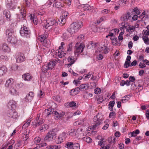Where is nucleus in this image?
<instances>
[{
    "mask_svg": "<svg viewBox=\"0 0 149 149\" xmlns=\"http://www.w3.org/2000/svg\"><path fill=\"white\" fill-rule=\"evenodd\" d=\"M23 22L24 23L20 30V33L21 35L24 37L29 38L30 37L31 32L29 28L26 26L27 25V21L24 19Z\"/></svg>",
    "mask_w": 149,
    "mask_h": 149,
    "instance_id": "obj_1",
    "label": "nucleus"
},
{
    "mask_svg": "<svg viewBox=\"0 0 149 149\" xmlns=\"http://www.w3.org/2000/svg\"><path fill=\"white\" fill-rule=\"evenodd\" d=\"M82 26V22L81 21L73 22L70 25L68 30L71 34H73L77 32Z\"/></svg>",
    "mask_w": 149,
    "mask_h": 149,
    "instance_id": "obj_2",
    "label": "nucleus"
},
{
    "mask_svg": "<svg viewBox=\"0 0 149 149\" xmlns=\"http://www.w3.org/2000/svg\"><path fill=\"white\" fill-rule=\"evenodd\" d=\"M58 23L56 20L50 18L47 19L46 22L44 23L43 27L45 29H47L50 27L56 26L57 25Z\"/></svg>",
    "mask_w": 149,
    "mask_h": 149,
    "instance_id": "obj_3",
    "label": "nucleus"
},
{
    "mask_svg": "<svg viewBox=\"0 0 149 149\" xmlns=\"http://www.w3.org/2000/svg\"><path fill=\"white\" fill-rule=\"evenodd\" d=\"M94 122L91 128L93 130H96L99 127L102 120L101 119L98 118L97 115L95 116L93 118Z\"/></svg>",
    "mask_w": 149,
    "mask_h": 149,
    "instance_id": "obj_4",
    "label": "nucleus"
},
{
    "mask_svg": "<svg viewBox=\"0 0 149 149\" xmlns=\"http://www.w3.org/2000/svg\"><path fill=\"white\" fill-rule=\"evenodd\" d=\"M68 15V13L67 11H65L62 14V16L60 17L58 20V22H60L59 23V25L60 26H62L63 24H65Z\"/></svg>",
    "mask_w": 149,
    "mask_h": 149,
    "instance_id": "obj_5",
    "label": "nucleus"
},
{
    "mask_svg": "<svg viewBox=\"0 0 149 149\" xmlns=\"http://www.w3.org/2000/svg\"><path fill=\"white\" fill-rule=\"evenodd\" d=\"M56 134L53 130L49 132L44 138V140L47 141L53 140Z\"/></svg>",
    "mask_w": 149,
    "mask_h": 149,
    "instance_id": "obj_6",
    "label": "nucleus"
},
{
    "mask_svg": "<svg viewBox=\"0 0 149 149\" xmlns=\"http://www.w3.org/2000/svg\"><path fill=\"white\" fill-rule=\"evenodd\" d=\"M16 62L20 63L24 61L25 60V57L24 54L21 53H18L15 55Z\"/></svg>",
    "mask_w": 149,
    "mask_h": 149,
    "instance_id": "obj_7",
    "label": "nucleus"
},
{
    "mask_svg": "<svg viewBox=\"0 0 149 149\" xmlns=\"http://www.w3.org/2000/svg\"><path fill=\"white\" fill-rule=\"evenodd\" d=\"M7 116L9 118L16 119L18 117L17 113L14 110H9L8 111Z\"/></svg>",
    "mask_w": 149,
    "mask_h": 149,
    "instance_id": "obj_8",
    "label": "nucleus"
},
{
    "mask_svg": "<svg viewBox=\"0 0 149 149\" xmlns=\"http://www.w3.org/2000/svg\"><path fill=\"white\" fill-rule=\"evenodd\" d=\"M48 36L46 34H44L40 35L38 38V39L44 45H46L47 42V37Z\"/></svg>",
    "mask_w": 149,
    "mask_h": 149,
    "instance_id": "obj_9",
    "label": "nucleus"
},
{
    "mask_svg": "<svg viewBox=\"0 0 149 149\" xmlns=\"http://www.w3.org/2000/svg\"><path fill=\"white\" fill-rule=\"evenodd\" d=\"M44 122V120L42 118H40L39 116H37L36 119L32 122L33 125L38 126L43 124Z\"/></svg>",
    "mask_w": 149,
    "mask_h": 149,
    "instance_id": "obj_10",
    "label": "nucleus"
},
{
    "mask_svg": "<svg viewBox=\"0 0 149 149\" xmlns=\"http://www.w3.org/2000/svg\"><path fill=\"white\" fill-rule=\"evenodd\" d=\"M66 136V134L63 133L60 134L56 138L55 140L57 144L61 143L63 142L65 140Z\"/></svg>",
    "mask_w": 149,
    "mask_h": 149,
    "instance_id": "obj_11",
    "label": "nucleus"
},
{
    "mask_svg": "<svg viewBox=\"0 0 149 149\" xmlns=\"http://www.w3.org/2000/svg\"><path fill=\"white\" fill-rule=\"evenodd\" d=\"M34 96V93L33 92H30L24 98V100L26 102H30L32 100Z\"/></svg>",
    "mask_w": 149,
    "mask_h": 149,
    "instance_id": "obj_12",
    "label": "nucleus"
},
{
    "mask_svg": "<svg viewBox=\"0 0 149 149\" xmlns=\"http://www.w3.org/2000/svg\"><path fill=\"white\" fill-rule=\"evenodd\" d=\"M65 114V113L63 111L58 113L56 111H54L53 115H54V118L56 120H58L61 119Z\"/></svg>",
    "mask_w": 149,
    "mask_h": 149,
    "instance_id": "obj_13",
    "label": "nucleus"
},
{
    "mask_svg": "<svg viewBox=\"0 0 149 149\" xmlns=\"http://www.w3.org/2000/svg\"><path fill=\"white\" fill-rule=\"evenodd\" d=\"M16 103L15 101L13 100H10L7 106L10 110H14L16 107Z\"/></svg>",
    "mask_w": 149,
    "mask_h": 149,
    "instance_id": "obj_14",
    "label": "nucleus"
},
{
    "mask_svg": "<svg viewBox=\"0 0 149 149\" xmlns=\"http://www.w3.org/2000/svg\"><path fill=\"white\" fill-rule=\"evenodd\" d=\"M14 32V31L11 28H9L6 29L5 31V36L7 39L11 37L13 34Z\"/></svg>",
    "mask_w": 149,
    "mask_h": 149,
    "instance_id": "obj_15",
    "label": "nucleus"
},
{
    "mask_svg": "<svg viewBox=\"0 0 149 149\" xmlns=\"http://www.w3.org/2000/svg\"><path fill=\"white\" fill-rule=\"evenodd\" d=\"M67 61L69 63L67 64L66 65L68 67H69L74 63L76 61V59L74 56H70L68 58Z\"/></svg>",
    "mask_w": 149,
    "mask_h": 149,
    "instance_id": "obj_16",
    "label": "nucleus"
},
{
    "mask_svg": "<svg viewBox=\"0 0 149 149\" xmlns=\"http://www.w3.org/2000/svg\"><path fill=\"white\" fill-rule=\"evenodd\" d=\"M75 47H76V50L74 51L75 53H76L78 54H80L82 52L85 46L84 44L81 43L78 47L75 46Z\"/></svg>",
    "mask_w": 149,
    "mask_h": 149,
    "instance_id": "obj_17",
    "label": "nucleus"
},
{
    "mask_svg": "<svg viewBox=\"0 0 149 149\" xmlns=\"http://www.w3.org/2000/svg\"><path fill=\"white\" fill-rule=\"evenodd\" d=\"M22 79L25 81H30L32 79L33 77L29 73H26L22 75Z\"/></svg>",
    "mask_w": 149,
    "mask_h": 149,
    "instance_id": "obj_18",
    "label": "nucleus"
},
{
    "mask_svg": "<svg viewBox=\"0 0 149 149\" xmlns=\"http://www.w3.org/2000/svg\"><path fill=\"white\" fill-rule=\"evenodd\" d=\"M1 49L2 51L5 52H8L10 50V48L6 43H4L2 44L1 46Z\"/></svg>",
    "mask_w": 149,
    "mask_h": 149,
    "instance_id": "obj_19",
    "label": "nucleus"
},
{
    "mask_svg": "<svg viewBox=\"0 0 149 149\" xmlns=\"http://www.w3.org/2000/svg\"><path fill=\"white\" fill-rule=\"evenodd\" d=\"M9 92L11 95H16L18 94L16 89L13 86L9 88Z\"/></svg>",
    "mask_w": 149,
    "mask_h": 149,
    "instance_id": "obj_20",
    "label": "nucleus"
},
{
    "mask_svg": "<svg viewBox=\"0 0 149 149\" xmlns=\"http://www.w3.org/2000/svg\"><path fill=\"white\" fill-rule=\"evenodd\" d=\"M14 82L13 79L12 78H10L7 80L5 84V86L6 87H12V85Z\"/></svg>",
    "mask_w": 149,
    "mask_h": 149,
    "instance_id": "obj_21",
    "label": "nucleus"
},
{
    "mask_svg": "<svg viewBox=\"0 0 149 149\" xmlns=\"http://www.w3.org/2000/svg\"><path fill=\"white\" fill-rule=\"evenodd\" d=\"M7 71V68L5 66H3L0 67V77L2 76L5 74Z\"/></svg>",
    "mask_w": 149,
    "mask_h": 149,
    "instance_id": "obj_22",
    "label": "nucleus"
},
{
    "mask_svg": "<svg viewBox=\"0 0 149 149\" xmlns=\"http://www.w3.org/2000/svg\"><path fill=\"white\" fill-rule=\"evenodd\" d=\"M56 62L54 61H51L47 64V66L48 68V70H52L55 65Z\"/></svg>",
    "mask_w": 149,
    "mask_h": 149,
    "instance_id": "obj_23",
    "label": "nucleus"
},
{
    "mask_svg": "<svg viewBox=\"0 0 149 149\" xmlns=\"http://www.w3.org/2000/svg\"><path fill=\"white\" fill-rule=\"evenodd\" d=\"M131 13H128L127 14H125L123 16V20L124 21L131 20Z\"/></svg>",
    "mask_w": 149,
    "mask_h": 149,
    "instance_id": "obj_24",
    "label": "nucleus"
},
{
    "mask_svg": "<svg viewBox=\"0 0 149 149\" xmlns=\"http://www.w3.org/2000/svg\"><path fill=\"white\" fill-rule=\"evenodd\" d=\"M8 41L12 45H15L16 43V39L15 37H12L10 38L7 39Z\"/></svg>",
    "mask_w": 149,
    "mask_h": 149,
    "instance_id": "obj_25",
    "label": "nucleus"
},
{
    "mask_svg": "<svg viewBox=\"0 0 149 149\" xmlns=\"http://www.w3.org/2000/svg\"><path fill=\"white\" fill-rule=\"evenodd\" d=\"M81 7L84 10H88L91 9L92 7L88 4H82L81 5Z\"/></svg>",
    "mask_w": 149,
    "mask_h": 149,
    "instance_id": "obj_26",
    "label": "nucleus"
},
{
    "mask_svg": "<svg viewBox=\"0 0 149 149\" xmlns=\"http://www.w3.org/2000/svg\"><path fill=\"white\" fill-rule=\"evenodd\" d=\"M77 132L76 130L74 129H71L68 133V134L70 136L74 137L75 135Z\"/></svg>",
    "mask_w": 149,
    "mask_h": 149,
    "instance_id": "obj_27",
    "label": "nucleus"
},
{
    "mask_svg": "<svg viewBox=\"0 0 149 149\" xmlns=\"http://www.w3.org/2000/svg\"><path fill=\"white\" fill-rule=\"evenodd\" d=\"M3 15H5L6 17L7 20L10 21V12L8 10H4L3 12Z\"/></svg>",
    "mask_w": 149,
    "mask_h": 149,
    "instance_id": "obj_28",
    "label": "nucleus"
},
{
    "mask_svg": "<svg viewBox=\"0 0 149 149\" xmlns=\"http://www.w3.org/2000/svg\"><path fill=\"white\" fill-rule=\"evenodd\" d=\"M131 97V95H127L123 97V99H122L121 101L122 102H126L129 100Z\"/></svg>",
    "mask_w": 149,
    "mask_h": 149,
    "instance_id": "obj_29",
    "label": "nucleus"
},
{
    "mask_svg": "<svg viewBox=\"0 0 149 149\" xmlns=\"http://www.w3.org/2000/svg\"><path fill=\"white\" fill-rule=\"evenodd\" d=\"M73 142H67L65 144V147L67 149H73Z\"/></svg>",
    "mask_w": 149,
    "mask_h": 149,
    "instance_id": "obj_30",
    "label": "nucleus"
},
{
    "mask_svg": "<svg viewBox=\"0 0 149 149\" xmlns=\"http://www.w3.org/2000/svg\"><path fill=\"white\" fill-rule=\"evenodd\" d=\"M29 17H30V19L33 21L34 24L36 25H37V21L36 17L34 15H31L30 16H29Z\"/></svg>",
    "mask_w": 149,
    "mask_h": 149,
    "instance_id": "obj_31",
    "label": "nucleus"
},
{
    "mask_svg": "<svg viewBox=\"0 0 149 149\" xmlns=\"http://www.w3.org/2000/svg\"><path fill=\"white\" fill-rule=\"evenodd\" d=\"M48 128V126L47 125L45 124L41 126L39 128V131L42 132L45 131Z\"/></svg>",
    "mask_w": 149,
    "mask_h": 149,
    "instance_id": "obj_32",
    "label": "nucleus"
},
{
    "mask_svg": "<svg viewBox=\"0 0 149 149\" xmlns=\"http://www.w3.org/2000/svg\"><path fill=\"white\" fill-rule=\"evenodd\" d=\"M31 118L28 120L22 126L23 129H25L29 125L30 122H31Z\"/></svg>",
    "mask_w": 149,
    "mask_h": 149,
    "instance_id": "obj_33",
    "label": "nucleus"
},
{
    "mask_svg": "<svg viewBox=\"0 0 149 149\" xmlns=\"http://www.w3.org/2000/svg\"><path fill=\"white\" fill-rule=\"evenodd\" d=\"M20 11L21 14V16L22 18H24L26 16V12L24 8V7H22L20 10Z\"/></svg>",
    "mask_w": 149,
    "mask_h": 149,
    "instance_id": "obj_34",
    "label": "nucleus"
},
{
    "mask_svg": "<svg viewBox=\"0 0 149 149\" xmlns=\"http://www.w3.org/2000/svg\"><path fill=\"white\" fill-rule=\"evenodd\" d=\"M17 0H13L11 1V3H8L7 4V6H10V9L13 8V6H16V5Z\"/></svg>",
    "mask_w": 149,
    "mask_h": 149,
    "instance_id": "obj_35",
    "label": "nucleus"
},
{
    "mask_svg": "<svg viewBox=\"0 0 149 149\" xmlns=\"http://www.w3.org/2000/svg\"><path fill=\"white\" fill-rule=\"evenodd\" d=\"M45 95V93L42 90H40L37 94V96L39 98H43Z\"/></svg>",
    "mask_w": 149,
    "mask_h": 149,
    "instance_id": "obj_36",
    "label": "nucleus"
},
{
    "mask_svg": "<svg viewBox=\"0 0 149 149\" xmlns=\"http://www.w3.org/2000/svg\"><path fill=\"white\" fill-rule=\"evenodd\" d=\"M55 53L56 55L58 56L60 58H61L64 56L63 52L59 51L58 50H57Z\"/></svg>",
    "mask_w": 149,
    "mask_h": 149,
    "instance_id": "obj_37",
    "label": "nucleus"
},
{
    "mask_svg": "<svg viewBox=\"0 0 149 149\" xmlns=\"http://www.w3.org/2000/svg\"><path fill=\"white\" fill-rule=\"evenodd\" d=\"M45 112L47 114V116H48L49 115L52 114H53L54 112V110L53 109L52 110V109H46L45 110Z\"/></svg>",
    "mask_w": 149,
    "mask_h": 149,
    "instance_id": "obj_38",
    "label": "nucleus"
},
{
    "mask_svg": "<svg viewBox=\"0 0 149 149\" xmlns=\"http://www.w3.org/2000/svg\"><path fill=\"white\" fill-rule=\"evenodd\" d=\"M143 40L145 44L147 45H149V38L148 36H144L143 38Z\"/></svg>",
    "mask_w": 149,
    "mask_h": 149,
    "instance_id": "obj_39",
    "label": "nucleus"
},
{
    "mask_svg": "<svg viewBox=\"0 0 149 149\" xmlns=\"http://www.w3.org/2000/svg\"><path fill=\"white\" fill-rule=\"evenodd\" d=\"M15 140H11L8 143H7L6 146H5L3 147L1 149H6L7 148V146H8L9 144L12 145H13L15 143Z\"/></svg>",
    "mask_w": 149,
    "mask_h": 149,
    "instance_id": "obj_40",
    "label": "nucleus"
},
{
    "mask_svg": "<svg viewBox=\"0 0 149 149\" xmlns=\"http://www.w3.org/2000/svg\"><path fill=\"white\" fill-rule=\"evenodd\" d=\"M110 39L112 41V44L113 45H118V43L117 42V38H112V37H110Z\"/></svg>",
    "mask_w": 149,
    "mask_h": 149,
    "instance_id": "obj_41",
    "label": "nucleus"
},
{
    "mask_svg": "<svg viewBox=\"0 0 149 149\" xmlns=\"http://www.w3.org/2000/svg\"><path fill=\"white\" fill-rule=\"evenodd\" d=\"M140 133V131L138 129H137L135 131L130 132L131 134V137H135L137 134H139Z\"/></svg>",
    "mask_w": 149,
    "mask_h": 149,
    "instance_id": "obj_42",
    "label": "nucleus"
},
{
    "mask_svg": "<svg viewBox=\"0 0 149 149\" xmlns=\"http://www.w3.org/2000/svg\"><path fill=\"white\" fill-rule=\"evenodd\" d=\"M73 149H80V145L79 143L73 142Z\"/></svg>",
    "mask_w": 149,
    "mask_h": 149,
    "instance_id": "obj_43",
    "label": "nucleus"
},
{
    "mask_svg": "<svg viewBox=\"0 0 149 149\" xmlns=\"http://www.w3.org/2000/svg\"><path fill=\"white\" fill-rule=\"evenodd\" d=\"M22 146V141H19L17 143H16L15 145L14 148L17 149L19 147H20Z\"/></svg>",
    "mask_w": 149,
    "mask_h": 149,
    "instance_id": "obj_44",
    "label": "nucleus"
},
{
    "mask_svg": "<svg viewBox=\"0 0 149 149\" xmlns=\"http://www.w3.org/2000/svg\"><path fill=\"white\" fill-rule=\"evenodd\" d=\"M83 140L88 143H89L92 141V139L90 137H85L83 138Z\"/></svg>",
    "mask_w": 149,
    "mask_h": 149,
    "instance_id": "obj_45",
    "label": "nucleus"
},
{
    "mask_svg": "<svg viewBox=\"0 0 149 149\" xmlns=\"http://www.w3.org/2000/svg\"><path fill=\"white\" fill-rule=\"evenodd\" d=\"M79 90H84L88 88L87 86L85 84H82L79 87Z\"/></svg>",
    "mask_w": 149,
    "mask_h": 149,
    "instance_id": "obj_46",
    "label": "nucleus"
},
{
    "mask_svg": "<svg viewBox=\"0 0 149 149\" xmlns=\"http://www.w3.org/2000/svg\"><path fill=\"white\" fill-rule=\"evenodd\" d=\"M129 81H130V82H133L131 84V86H132L134 84V85L136 86V85L134 84V81L135 80V77L134 76H131L129 78Z\"/></svg>",
    "mask_w": 149,
    "mask_h": 149,
    "instance_id": "obj_47",
    "label": "nucleus"
},
{
    "mask_svg": "<svg viewBox=\"0 0 149 149\" xmlns=\"http://www.w3.org/2000/svg\"><path fill=\"white\" fill-rule=\"evenodd\" d=\"M47 66V64H45L43 65L41 69L42 72H45L47 70H48V68Z\"/></svg>",
    "mask_w": 149,
    "mask_h": 149,
    "instance_id": "obj_48",
    "label": "nucleus"
},
{
    "mask_svg": "<svg viewBox=\"0 0 149 149\" xmlns=\"http://www.w3.org/2000/svg\"><path fill=\"white\" fill-rule=\"evenodd\" d=\"M86 119L84 118L80 121L79 124L82 125L83 126H85L86 125Z\"/></svg>",
    "mask_w": 149,
    "mask_h": 149,
    "instance_id": "obj_49",
    "label": "nucleus"
},
{
    "mask_svg": "<svg viewBox=\"0 0 149 149\" xmlns=\"http://www.w3.org/2000/svg\"><path fill=\"white\" fill-rule=\"evenodd\" d=\"M58 145H50L47 146V148L48 149H58Z\"/></svg>",
    "mask_w": 149,
    "mask_h": 149,
    "instance_id": "obj_50",
    "label": "nucleus"
},
{
    "mask_svg": "<svg viewBox=\"0 0 149 149\" xmlns=\"http://www.w3.org/2000/svg\"><path fill=\"white\" fill-rule=\"evenodd\" d=\"M53 99L55 101L58 102H60L61 100V99L59 95L54 96Z\"/></svg>",
    "mask_w": 149,
    "mask_h": 149,
    "instance_id": "obj_51",
    "label": "nucleus"
},
{
    "mask_svg": "<svg viewBox=\"0 0 149 149\" xmlns=\"http://www.w3.org/2000/svg\"><path fill=\"white\" fill-rule=\"evenodd\" d=\"M116 115V113L112 111L109 113V117L111 118H114L115 117Z\"/></svg>",
    "mask_w": 149,
    "mask_h": 149,
    "instance_id": "obj_52",
    "label": "nucleus"
},
{
    "mask_svg": "<svg viewBox=\"0 0 149 149\" xmlns=\"http://www.w3.org/2000/svg\"><path fill=\"white\" fill-rule=\"evenodd\" d=\"M110 11V10L108 9H105L102 10L101 11V13L103 15H105L109 13Z\"/></svg>",
    "mask_w": 149,
    "mask_h": 149,
    "instance_id": "obj_53",
    "label": "nucleus"
},
{
    "mask_svg": "<svg viewBox=\"0 0 149 149\" xmlns=\"http://www.w3.org/2000/svg\"><path fill=\"white\" fill-rule=\"evenodd\" d=\"M107 45L106 44H105L104 43H103L102 44H101V45H99V48L100 49H102V50L104 48H107Z\"/></svg>",
    "mask_w": 149,
    "mask_h": 149,
    "instance_id": "obj_54",
    "label": "nucleus"
},
{
    "mask_svg": "<svg viewBox=\"0 0 149 149\" xmlns=\"http://www.w3.org/2000/svg\"><path fill=\"white\" fill-rule=\"evenodd\" d=\"M130 66H131V64H130V62L126 61L124 65V68H127Z\"/></svg>",
    "mask_w": 149,
    "mask_h": 149,
    "instance_id": "obj_55",
    "label": "nucleus"
},
{
    "mask_svg": "<svg viewBox=\"0 0 149 149\" xmlns=\"http://www.w3.org/2000/svg\"><path fill=\"white\" fill-rule=\"evenodd\" d=\"M72 43L71 42L68 46L67 51L68 52H70L72 49Z\"/></svg>",
    "mask_w": 149,
    "mask_h": 149,
    "instance_id": "obj_56",
    "label": "nucleus"
},
{
    "mask_svg": "<svg viewBox=\"0 0 149 149\" xmlns=\"http://www.w3.org/2000/svg\"><path fill=\"white\" fill-rule=\"evenodd\" d=\"M0 59L7 61L8 60V58L7 56L2 55L0 56Z\"/></svg>",
    "mask_w": 149,
    "mask_h": 149,
    "instance_id": "obj_57",
    "label": "nucleus"
},
{
    "mask_svg": "<svg viewBox=\"0 0 149 149\" xmlns=\"http://www.w3.org/2000/svg\"><path fill=\"white\" fill-rule=\"evenodd\" d=\"M115 103L114 101H110L109 104V105L111 107V109H110V111H112L113 110V107Z\"/></svg>",
    "mask_w": 149,
    "mask_h": 149,
    "instance_id": "obj_58",
    "label": "nucleus"
},
{
    "mask_svg": "<svg viewBox=\"0 0 149 149\" xmlns=\"http://www.w3.org/2000/svg\"><path fill=\"white\" fill-rule=\"evenodd\" d=\"M135 30V28L134 26H130L127 29V31L129 32L131 30Z\"/></svg>",
    "mask_w": 149,
    "mask_h": 149,
    "instance_id": "obj_59",
    "label": "nucleus"
},
{
    "mask_svg": "<svg viewBox=\"0 0 149 149\" xmlns=\"http://www.w3.org/2000/svg\"><path fill=\"white\" fill-rule=\"evenodd\" d=\"M41 138L39 137H36L34 139V141L35 143H39L41 141Z\"/></svg>",
    "mask_w": 149,
    "mask_h": 149,
    "instance_id": "obj_60",
    "label": "nucleus"
},
{
    "mask_svg": "<svg viewBox=\"0 0 149 149\" xmlns=\"http://www.w3.org/2000/svg\"><path fill=\"white\" fill-rule=\"evenodd\" d=\"M55 6L58 8H60L62 6L61 3L57 1L55 3Z\"/></svg>",
    "mask_w": 149,
    "mask_h": 149,
    "instance_id": "obj_61",
    "label": "nucleus"
},
{
    "mask_svg": "<svg viewBox=\"0 0 149 149\" xmlns=\"http://www.w3.org/2000/svg\"><path fill=\"white\" fill-rule=\"evenodd\" d=\"M94 91L95 94H98L100 93L101 90L99 88H96L95 89Z\"/></svg>",
    "mask_w": 149,
    "mask_h": 149,
    "instance_id": "obj_62",
    "label": "nucleus"
},
{
    "mask_svg": "<svg viewBox=\"0 0 149 149\" xmlns=\"http://www.w3.org/2000/svg\"><path fill=\"white\" fill-rule=\"evenodd\" d=\"M18 67L16 65H13L11 67V69L13 71H16L18 69Z\"/></svg>",
    "mask_w": 149,
    "mask_h": 149,
    "instance_id": "obj_63",
    "label": "nucleus"
},
{
    "mask_svg": "<svg viewBox=\"0 0 149 149\" xmlns=\"http://www.w3.org/2000/svg\"><path fill=\"white\" fill-rule=\"evenodd\" d=\"M127 2V0H120L119 1V3L120 4H121L123 6H124L126 4Z\"/></svg>",
    "mask_w": 149,
    "mask_h": 149,
    "instance_id": "obj_64",
    "label": "nucleus"
}]
</instances>
